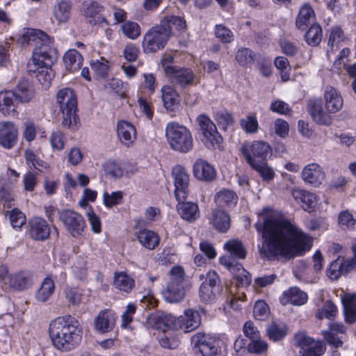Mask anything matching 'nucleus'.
<instances>
[{
	"label": "nucleus",
	"mask_w": 356,
	"mask_h": 356,
	"mask_svg": "<svg viewBox=\"0 0 356 356\" xmlns=\"http://www.w3.org/2000/svg\"><path fill=\"white\" fill-rule=\"evenodd\" d=\"M301 177L307 184L318 187L325 178V173L319 164L311 163L302 168Z\"/></svg>",
	"instance_id": "nucleus-16"
},
{
	"label": "nucleus",
	"mask_w": 356,
	"mask_h": 356,
	"mask_svg": "<svg viewBox=\"0 0 356 356\" xmlns=\"http://www.w3.org/2000/svg\"><path fill=\"white\" fill-rule=\"evenodd\" d=\"M161 99L163 106L170 112L176 111L179 106L180 97L172 86L165 85L161 88Z\"/></svg>",
	"instance_id": "nucleus-27"
},
{
	"label": "nucleus",
	"mask_w": 356,
	"mask_h": 356,
	"mask_svg": "<svg viewBox=\"0 0 356 356\" xmlns=\"http://www.w3.org/2000/svg\"><path fill=\"white\" fill-rule=\"evenodd\" d=\"M236 60L241 66H247L254 60L252 51L248 48H241L236 54Z\"/></svg>",
	"instance_id": "nucleus-53"
},
{
	"label": "nucleus",
	"mask_w": 356,
	"mask_h": 356,
	"mask_svg": "<svg viewBox=\"0 0 356 356\" xmlns=\"http://www.w3.org/2000/svg\"><path fill=\"white\" fill-rule=\"evenodd\" d=\"M170 280L163 290L164 299L169 302L181 301L187 291V283L184 280V270L181 266H174L170 271Z\"/></svg>",
	"instance_id": "nucleus-7"
},
{
	"label": "nucleus",
	"mask_w": 356,
	"mask_h": 356,
	"mask_svg": "<svg viewBox=\"0 0 356 356\" xmlns=\"http://www.w3.org/2000/svg\"><path fill=\"white\" fill-rule=\"evenodd\" d=\"M308 300L306 293L301 291L298 287H291L284 291L280 298V302L283 305L292 304L293 305L301 306L305 305Z\"/></svg>",
	"instance_id": "nucleus-28"
},
{
	"label": "nucleus",
	"mask_w": 356,
	"mask_h": 356,
	"mask_svg": "<svg viewBox=\"0 0 356 356\" xmlns=\"http://www.w3.org/2000/svg\"><path fill=\"white\" fill-rule=\"evenodd\" d=\"M165 328V330H166ZM164 333L159 339V343L161 347L168 349H175L177 348L180 343V337L178 334L174 332H166L165 330H163Z\"/></svg>",
	"instance_id": "nucleus-44"
},
{
	"label": "nucleus",
	"mask_w": 356,
	"mask_h": 356,
	"mask_svg": "<svg viewBox=\"0 0 356 356\" xmlns=\"http://www.w3.org/2000/svg\"><path fill=\"white\" fill-rule=\"evenodd\" d=\"M250 167L258 172L266 181H270L275 177L273 170L268 165L266 161L254 164Z\"/></svg>",
	"instance_id": "nucleus-54"
},
{
	"label": "nucleus",
	"mask_w": 356,
	"mask_h": 356,
	"mask_svg": "<svg viewBox=\"0 0 356 356\" xmlns=\"http://www.w3.org/2000/svg\"><path fill=\"white\" fill-rule=\"evenodd\" d=\"M263 227L264 243L259 248V252L265 257L277 255L293 257L312 247L310 236L277 213L267 216Z\"/></svg>",
	"instance_id": "nucleus-1"
},
{
	"label": "nucleus",
	"mask_w": 356,
	"mask_h": 356,
	"mask_svg": "<svg viewBox=\"0 0 356 356\" xmlns=\"http://www.w3.org/2000/svg\"><path fill=\"white\" fill-rule=\"evenodd\" d=\"M10 222L13 229H20L26 222L25 215L18 209H13L7 212Z\"/></svg>",
	"instance_id": "nucleus-51"
},
{
	"label": "nucleus",
	"mask_w": 356,
	"mask_h": 356,
	"mask_svg": "<svg viewBox=\"0 0 356 356\" xmlns=\"http://www.w3.org/2000/svg\"><path fill=\"white\" fill-rule=\"evenodd\" d=\"M177 210L181 218L187 221H194L199 217V209L196 204L193 202H179Z\"/></svg>",
	"instance_id": "nucleus-38"
},
{
	"label": "nucleus",
	"mask_w": 356,
	"mask_h": 356,
	"mask_svg": "<svg viewBox=\"0 0 356 356\" xmlns=\"http://www.w3.org/2000/svg\"><path fill=\"white\" fill-rule=\"evenodd\" d=\"M224 248L229 252L230 257L233 260H235L234 257L243 259L246 257L247 252L243 246V243L236 239H233L227 241L224 245Z\"/></svg>",
	"instance_id": "nucleus-41"
},
{
	"label": "nucleus",
	"mask_w": 356,
	"mask_h": 356,
	"mask_svg": "<svg viewBox=\"0 0 356 356\" xmlns=\"http://www.w3.org/2000/svg\"><path fill=\"white\" fill-rule=\"evenodd\" d=\"M18 131L11 122H0V145L6 149L13 148L17 143Z\"/></svg>",
	"instance_id": "nucleus-18"
},
{
	"label": "nucleus",
	"mask_w": 356,
	"mask_h": 356,
	"mask_svg": "<svg viewBox=\"0 0 356 356\" xmlns=\"http://www.w3.org/2000/svg\"><path fill=\"white\" fill-rule=\"evenodd\" d=\"M325 108L332 113L339 111L343 104V99L340 92L334 87H325L323 94Z\"/></svg>",
	"instance_id": "nucleus-21"
},
{
	"label": "nucleus",
	"mask_w": 356,
	"mask_h": 356,
	"mask_svg": "<svg viewBox=\"0 0 356 356\" xmlns=\"http://www.w3.org/2000/svg\"><path fill=\"white\" fill-rule=\"evenodd\" d=\"M166 77L173 83L185 86L193 83L194 74L188 68L177 67L174 70H168Z\"/></svg>",
	"instance_id": "nucleus-25"
},
{
	"label": "nucleus",
	"mask_w": 356,
	"mask_h": 356,
	"mask_svg": "<svg viewBox=\"0 0 356 356\" xmlns=\"http://www.w3.org/2000/svg\"><path fill=\"white\" fill-rule=\"evenodd\" d=\"M113 285L118 291L129 293L135 285V281L126 273H115Z\"/></svg>",
	"instance_id": "nucleus-37"
},
{
	"label": "nucleus",
	"mask_w": 356,
	"mask_h": 356,
	"mask_svg": "<svg viewBox=\"0 0 356 356\" xmlns=\"http://www.w3.org/2000/svg\"><path fill=\"white\" fill-rule=\"evenodd\" d=\"M215 201L220 206H232L235 205L238 201L236 194L231 190L222 189L215 195Z\"/></svg>",
	"instance_id": "nucleus-42"
},
{
	"label": "nucleus",
	"mask_w": 356,
	"mask_h": 356,
	"mask_svg": "<svg viewBox=\"0 0 356 356\" xmlns=\"http://www.w3.org/2000/svg\"><path fill=\"white\" fill-rule=\"evenodd\" d=\"M123 34L131 40L137 39L141 34L140 25L134 22L127 21L121 26Z\"/></svg>",
	"instance_id": "nucleus-47"
},
{
	"label": "nucleus",
	"mask_w": 356,
	"mask_h": 356,
	"mask_svg": "<svg viewBox=\"0 0 356 356\" xmlns=\"http://www.w3.org/2000/svg\"><path fill=\"white\" fill-rule=\"evenodd\" d=\"M339 224L343 229L350 230L356 229V220L351 213L346 211L340 213L339 216Z\"/></svg>",
	"instance_id": "nucleus-56"
},
{
	"label": "nucleus",
	"mask_w": 356,
	"mask_h": 356,
	"mask_svg": "<svg viewBox=\"0 0 356 356\" xmlns=\"http://www.w3.org/2000/svg\"><path fill=\"white\" fill-rule=\"evenodd\" d=\"M345 321L349 324L356 322V293H345L341 296Z\"/></svg>",
	"instance_id": "nucleus-30"
},
{
	"label": "nucleus",
	"mask_w": 356,
	"mask_h": 356,
	"mask_svg": "<svg viewBox=\"0 0 356 356\" xmlns=\"http://www.w3.org/2000/svg\"><path fill=\"white\" fill-rule=\"evenodd\" d=\"M14 92L17 102L29 103L35 96V89L31 82L22 79L17 85Z\"/></svg>",
	"instance_id": "nucleus-31"
},
{
	"label": "nucleus",
	"mask_w": 356,
	"mask_h": 356,
	"mask_svg": "<svg viewBox=\"0 0 356 356\" xmlns=\"http://www.w3.org/2000/svg\"><path fill=\"white\" fill-rule=\"evenodd\" d=\"M117 134L121 143L127 147H131L137 138L135 126L126 120H120L117 124Z\"/></svg>",
	"instance_id": "nucleus-20"
},
{
	"label": "nucleus",
	"mask_w": 356,
	"mask_h": 356,
	"mask_svg": "<svg viewBox=\"0 0 356 356\" xmlns=\"http://www.w3.org/2000/svg\"><path fill=\"white\" fill-rule=\"evenodd\" d=\"M38 182V172L27 171L23 176L24 188L26 191H33Z\"/></svg>",
	"instance_id": "nucleus-58"
},
{
	"label": "nucleus",
	"mask_w": 356,
	"mask_h": 356,
	"mask_svg": "<svg viewBox=\"0 0 356 356\" xmlns=\"http://www.w3.org/2000/svg\"><path fill=\"white\" fill-rule=\"evenodd\" d=\"M31 276L28 273L19 272L9 275L8 284L15 290H24L31 285Z\"/></svg>",
	"instance_id": "nucleus-39"
},
{
	"label": "nucleus",
	"mask_w": 356,
	"mask_h": 356,
	"mask_svg": "<svg viewBox=\"0 0 356 356\" xmlns=\"http://www.w3.org/2000/svg\"><path fill=\"white\" fill-rule=\"evenodd\" d=\"M17 100L13 90L0 92V112L4 115H13L17 113Z\"/></svg>",
	"instance_id": "nucleus-32"
},
{
	"label": "nucleus",
	"mask_w": 356,
	"mask_h": 356,
	"mask_svg": "<svg viewBox=\"0 0 356 356\" xmlns=\"http://www.w3.org/2000/svg\"><path fill=\"white\" fill-rule=\"evenodd\" d=\"M29 225L30 227L29 234L34 240L43 241L49 235L50 229L47 222L40 217L31 218Z\"/></svg>",
	"instance_id": "nucleus-24"
},
{
	"label": "nucleus",
	"mask_w": 356,
	"mask_h": 356,
	"mask_svg": "<svg viewBox=\"0 0 356 356\" xmlns=\"http://www.w3.org/2000/svg\"><path fill=\"white\" fill-rule=\"evenodd\" d=\"M148 323L156 330H165V328H170L181 330L187 333L195 330L200 325L201 316L197 310L187 309L178 317L171 314L152 315Z\"/></svg>",
	"instance_id": "nucleus-4"
},
{
	"label": "nucleus",
	"mask_w": 356,
	"mask_h": 356,
	"mask_svg": "<svg viewBox=\"0 0 356 356\" xmlns=\"http://www.w3.org/2000/svg\"><path fill=\"white\" fill-rule=\"evenodd\" d=\"M314 19L315 13L313 8L309 4L305 3L300 8L296 17V27L301 30L305 29Z\"/></svg>",
	"instance_id": "nucleus-36"
},
{
	"label": "nucleus",
	"mask_w": 356,
	"mask_h": 356,
	"mask_svg": "<svg viewBox=\"0 0 356 356\" xmlns=\"http://www.w3.org/2000/svg\"><path fill=\"white\" fill-rule=\"evenodd\" d=\"M123 197V193L120 191H114L111 193H104L103 200L106 207H112L121 203Z\"/></svg>",
	"instance_id": "nucleus-55"
},
{
	"label": "nucleus",
	"mask_w": 356,
	"mask_h": 356,
	"mask_svg": "<svg viewBox=\"0 0 356 356\" xmlns=\"http://www.w3.org/2000/svg\"><path fill=\"white\" fill-rule=\"evenodd\" d=\"M219 261L220 264L225 266L234 275V279L238 286L246 287L250 284L252 282L251 276L241 264L228 256L220 257Z\"/></svg>",
	"instance_id": "nucleus-12"
},
{
	"label": "nucleus",
	"mask_w": 356,
	"mask_h": 356,
	"mask_svg": "<svg viewBox=\"0 0 356 356\" xmlns=\"http://www.w3.org/2000/svg\"><path fill=\"white\" fill-rule=\"evenodd\" d=\"M51 341L57 350L67 352L79 346L82 339V327L71 316H59L49 325Z\"/></svg>",
	"instance_id": "nucleus-2"
},
{
	"label": "nucleus",
	"mask_w": 356,
	"mask_h": 356,
	"mask_svg": "<svg viewBox=\"0 0 356 356\" xmlns=\"http://www.w3.org/2000/svg\"><path fill=\"white\" fill-rule=\"evenodd\" d=\"M192 344L196 351L202 356H225L220 345V340L209 337L204 334L197 333L192 337Z\"/></svg>",
	"instance_id": "nucleus-10"
},
{
	"label": "nucleus",
	"mask_w": 356,
	"mask_h": 356,
	"mask_svg": "<svg viewBox=\"0 0 356 356\" xmlns=\"http://www.w3.org/2000/svg\"><path fill=\"white\" fill-rule=\"evenodd\" d=\"M215 35L216 38L225 43L231 42L234 40L232 32L222 24L216 26Z\"/></svg>",
	"instance_id": "nucleus-63"
},
{
	"label": "nucleus",
	"mask_w": 356,
	"mask_h": 356,
	"mask_svg": "<svg viewBox=\"0 0 356 356\" xmlns=\"http://www.w3.org/2000/svg\"><path fill=\"white\" fill-rule=\"evenodd\" d=\"M308 112L313 120L319 125L329 126L332 122V113L324 109L320 102H310L308 105Z\"/></svg>",
	"instance_id": "nucleus-23"
},
{
	"label": "nucleus",
	"mask_w": 356,
	"mask_h": 356,
	"mask_svg": "<svg viewBox=\"0 0 356 356\" xmlns=\"http://www.w3.org/2000/svg\"><path fill=\"white\" fill-rule=\"evenodd\" d=\"M193 175L201 181H212L216 177L214 168L205 160L199 159L196 160L193 168Z\"/></svg>",
	"instance_id": "nucleus-26"
},
{
	"label": "nucleus",
	"mask_w": 356,
	"mask_h": 356,
	"mask_svg": "<svg viewBox=\"0 0 356 356\" xmlns=\"http://www.w3.org/2000/svg\"><path fill=\"white\" fill-rule=\"evenodd\" d=\"M55 103L62 113L61 124L63 127L75 131L79 126L77 115V97L71 88H63L58 90Z\"/></svg>",
	"instance_id": "nucleus-5"
},
{
	"label": "nucleus",
	"mask_w": 356,
	"mask_h": 356,
	"mask_svg": "<svg viewBox=\"0 0 356 356\" xmlns=\"http://www.w3.org/2000/svg\"><path fill=\"white\" fill-rule=\"evenodd\" d=\"M211 222L219 232H226L230 227L229 216L222 210H214L210 217Z\"/></svg>",
	"instance_id": "nucleus-33"
},
{
	"label": "nucleus",
	"mask_w": 356,
	"mask_h": 356,
	"mask_svg": "<svg viewBox=\"0 0 356 356\" xmlns=\"http://www.w3.org/2000/svg\"><path fill=\"white\" fill-rule=\"evenodd\" d=\"M268 349L267 343L261 339L259 337L254 339L248 346V350L250 353L256 354H262Z\"/></svg>",
	"instance_id": "nucleus-64"
},
{
	"label": "nucleus",
	"mask_w": 356,
	"mask_h": 356,
	"mask_svg": "<svg viewBox=\"0 0 356 356\" xmlns=\"http://www.w3.org/2000/svg\"><path fill=\"white\" fill-rule=\"evenodd\" d=\"M103 170L106 175L113 179H120L123 177L122 164L115 161L109 160L105 162Z\"/></svg>",
	"instance_id": "nucleus-45"
},
{
	"label": "nucleus",
	"mask_w": 356,
	"mask_h": 356,
	"mask_svg": "<svg viewBox=\"0 0 356 356\" xmlns=\"http://www.w3.org/2000/svg\"><path fill=\"white\" fill-rule=\"evenodd\" d=\"M160 22L163 26H167L170 29L174 26L178 31H184L186 27V21L182 17L177 16L165 17ZM171 31H172V30Z\"/></svg>",
	"instance_id": "nucleus-50"
},
{
	"label": "nucleus",
	"mask_w": 356,
	"mask_h": 356,
	"mask_svg": "<svg viewBox=\"0 0 356 356\" xmlns=\"http://www.w3.org/2000/svg\"><path fill=\"white\" fill-rule=\"evenodd\" d=\"M171 35V29L163 26L161 22L152 27L143 35L142 46L144 51L152 53L163 49Z\"/></svg>",
	"instance_id": "nucleus-8"
},
{
	"label": "nucleus",
	"mask_w": 356,
	"mask_h": 356,
	"mask_svg": "<svg viewBox=\"0 0 356 356\" xmlns=\"http://www.w3.org/2000/svg\"><path fill=\"white\" fill-rule=\"evenodd\" d=\"M65 296L68 302L73 306L79 305L81 301L82 295L78 288H66L65 290Z\"/></svg>",
	"instance_id": "nucleus-62"
},
{
	"label": "nucleus",
	"mask_w": 356,
	"mask_h": 356,
	"mask_svg": "<svg viewBox=\"0 0 356 356\" xmlns=\"http://www.w3.org/2000/svg\"><path fill=\"white\" fill-rule=\"evenodd\" d=\"M337 307L331 301H327L324 303L323 306L319 309L316 313V317L318 319H323L324 318L332 319L337 313Z\"/></svg>",
	"instance_id": "nucleus-49"
},
{
	"label": "nucleus",
	"mask_w": 356,
	"mask_h": 356,
	"mask_svg": "<svg viewBox=\"0 0 356 356\" xmlns=\"http://www.w3.org/2000/svg\"><path fill=\"white\" fill-rule=\"evenodd\" d=\"M242 129L250 134H254L258 131L259 123L255 115H249L240 121Z\"/></svg>",
	"instance_id": "nucleus-52"
},
{
	"label": "nucleus",
	"mask_w": 356,
	"mask_h": 356,
	"mask_svg": "<svg viewBox=\"0 0 356 356\" xmlns=\"http://www.w3.org/2000/svg\"><path fill=\"white\" fill-rule=\"evenodd\" d=\"M253 314L259 321L265 320L269 314V308L267 304L263 300H257L254 307Z\"/></svg>",
	"instance_id": "nucleus-59"
},
{
	"label": "nucleus",
	"mask_w": 356,
	"mask_h": 356,
	"mask_svg": "<svg viewBox=\"0 0 356 356\" xmlns=\"http://www.w3.org/2000/svg\"><path fill=\"white\" fill-rule=\"evenodd\" d=\"M322 38V30L319 25H312L305 34V40L311 46H317Z\"/></svg>",
	"instance_id": "nucleus-48"
},
{
	"label": "nucleus",
	"mask_w": 356,
	"mask_h": 356,
	"mask_svg": "<svg viewBox=\"0 0 356 356\" xmlns=\"http://www.w3.org/2000/svg\"><path fill=\"white\" fill-rule=\"evenodd\" d=\"M116 314L111 309H104L99 312L94 320L95 330L101 333L111 331L115 326Z\"/></svg>",
	"instance_id": "nucleus-22"
},
{
	"label": "nucleus",
	"mask_w": 356,
	"mask_h": 356,
	"mask_svg": "<svg viewBox=\"0 0 356 356\" xmlns=\"http://www.w3.org/2000/svg\"><path fill=\"white\" fill-rule=\"evenodd\" d=\"M274 63L277 70L281 71L282 79L284 81H288L289 79V71L291 67L287 58L284 56H278L275 59Z\"/></svg>",
	"instance_id": "nucleus-57"
},
{
	"label": "nucleus",
	"mask_w": 356,
	"mask_h": 356,
	"mask_svg": "<svg viewBox=\"0 0 356 356\" xmlns=\"http://www.w3.org/2000/svg\"><path fill=\"white\" fill-rule=\"evenodd\" d=\"M197 122L203 134V143L208 148L218 147L222 138L217 131L215 124L206 115L202 114L197 118Z\"/></svg>",
	"instance_id": "nucleus-11"
},
{
	"label": "nucleus",
	"mask_w": 356,
	"mask_h": 356,
	"mask_svg": "<svg viewBox=\"0 0 356 356\" xmlns=\"http://www.w3.org/2000/svg\"><path fill=\"white\" fill-rule=\"evenodd\" d=\"M241 152L246 162L250 165L266 161L271 153L270 145L264 141L256 140L243 144Z\"/></svg>",
	"instance_id": "nucleus-9"
},
{
	"label": "nucleus",
	"mask_w": 356,
	"mask_h": 356,
	"mask_svg": "<svg viewBox=\"0 0 356 356\" xmlns=\"http://www.w3.org/2000/svg\"><path fill=\"white\" fill-rule=\"evenodd\" d=\"M291 194L296 201L301 203L303 210L311 213L317 208L318 197L315 193L304 189L293 188Z\"/></svg>",
	"instance_id": "nucleus-17"
},
{
	"label": "nucleus",
	"mask_w": 356,
	"mask_h": 356,
	"mask_svg": "<svg viewBox=\"0 0 356 356\" xmlns=\"http://www.w3.org/2000/svg\"><path fill=\"white\" fill-rule=\"evenodd\" d=\"M55 290V284L51 277H46L42 281L40 287L38 290L35 298L41 302H47Z\"/></svg>",
	"instance_id": "nucleus-40"
},
{
	"label": "nucleus",
	"mask_w": 356,
	"mask_h": 356,
	"mask_svg": "<svg viewBox=\"0 0 356 356\" xmlns=\"http://www.w3.org/2000/svg\"><path fill=\"white\" fill-rule=\"evenodd\" d=\"M65 67L70 72L78 71L83 64V57L75 49H70L63 56Z\"/></svg>",
	"instance_id": "nucleus-35"
},
{
	"label": "nucleus",
	"mask_w": 356,
	"mask_h": 356,
	"mask_svg": "<svg viewBox=\"0 0 356 356\" xmlns=\"http://www.w3.org/2000/svg\"><path fill=\"white\" fill-rule=\"evenodd\" d=\"M215 289L207 284V282H203L200 288V298L204 302H211L216 298Z\"/></svg>",
	"instance_id": "nucleus-60"
},
{
	"label": "nucleus",
	"mask_w": 356,
	"mask_h": 356,
	"mask_svg": "<svg viewBox=\"0 0 356 356\" xmlns=\"http://www.w3.org/2000/svg\"><path fill=\"white\" fill-rule=\"evenodd\" d=\"M295 341L301 349L299 356H321L325 350L322 342L314 341L305 333L297 334Z\"/></svg>",
	"instance_id": "nucleus-13"
},
{
	"label": "nucleus",
	"mask_w": 356,
	"mask_h": 356,
	"mask_svg": "<svg viewBox=\"0 0 356 356\" xmlns=\"http://www.w3.org/2000/svg\"><path fill=\"white\" fill-rule=\"evenodd\" d=\"M24 159L26 165L30 168H34L40 172H48L51 170L50 165L44 161L40 159L31 149H26L24 151Z\"/></svg>",
	"instance_id": "nucleus-34"
},
{
	"label": "nucleus",
	"mask_w": 356,
	"mask_h": 356,
	"mask_svg": "<svg viewBox=\"0 0 356 356\" xmlns=\"http://www.w3.org/2000/svg\"><path fill=\"white\" fill-rule=\"evenodd\" d=\"M356 265L354 259L344 260L339 257L333 261L327 270V275L330 280H337L341 275L347 274L353 270Z\"/></svg>",
	"instance_id": "nucleus-19"
},
{
	"label": "nucleus",
	"mask_w": 356,
	"mask_h": 356,
	"mask_svg": "<svg viewBox=\"0 0 356 356\" xmlns=\"http://www.w3.org/2000/svg\"><path fill=\"white\" fill-rule=\"evenodd\" d=\"M286 333L287 328L283 324L273 323L267 328V334L268 337L274 341L282 339L285 337Z\"/></svg>",
	"instance_id": "nucleus-46"
},
{
	"label": "nucleus",
	"mask_w": 356,
	"mask_h": 356,
	"mask_svg": "<svg viewBox=\"0 0 356 356\" xmlns=\"http://www.w3.org/2000/svg\"><path fill=\"white\" fill-rule=\"evenodd\" d=\"M135 236L143 247L150 250H154L160 243L159 234L147 229H140Z\"/></svg>",
	"instance_id": "nucleus-29"
},
{
	"label": "nucleus",
	"mask_w": 356,
	"mask_h": 356,
	"mask_svg": "<svg viewBox=\"0 0 356 356\" xmlns=\"http://www.w3.org/2000/svg\"><path fill=\"white\" fill-rule=\"evenodd\" d=\"M71 6L68 1H61L54 7V16L60 22H66L70 15Z\"/></svg>",
	"instance_id": "nucleus-43"
},
{
	"label": "nucleus",
	"mask_w": 356,
	"mask_h": 356,
	"mask_svg": "<svg viewBox=\"0 0 356 356\" xmlns=\"http://www.w3.org/2000/svg\"><path fill=\"white\" fill-rule=\"evenodd\" d=\"M41 69L37 74V79L44 88H48L54 78L53 71L49 67Z\"/></svg>",
	"instance_id": "nucleus-61"
},
{
	"label": "nucleus",
	"mask_w": 356,
	"mask_h": 356,
	"mask_svg": "<svg viewBox=\"0 0 356 356\" xmlns=\"http://www.w3.org/2000/svg\"><path fill=\"white\" fill-rule=\"evenodd\" d=\"M59 218L73 237L81 235L85 228V222L79 213L72 210H65L60 213Z\"/></svg>",
	"instance_id": "nucleus-14"
},
{
	"label": "nucleus",
	"mask_w": 356,
	"mask_h": 356,
	"mask_svg": "<svg viewBox=\"0 0 356 356\" xmlns=\"http://www.w3.org/2000/svg\"><path fill=\"white\" fill-rule=\"evenodd\" d=\"M165 137L170 148L181 153H187L193 146L191 131L177 122H168L165 127Z\"/></svg>",
	"instance_id": "nucleus-6"
},
{
	"label": "nucleus",
	"mask_w": 356,
	"mask_h": 356,
	"mask_svg": "<svg viewBox=\"0 0 356 356\" xmlns=\"http://www.w3.org/2000/svg\"><path fill=\"white\" fill-rule=\"evenodd\" d=\"M23 42L35 47L31 59L28 63L29 70L50 67L57 59L54 40L38 29H27L23 33Z\"/></svg>",
	"instance_id": "nucleus-3"
},
{
	"label": "nucleus",
	"mask_w": 356,
	"mask_h": 356,
	"mask_svg": "<svg viewBox=\"0 0 356 356\" xmlns=\"http://www.w3.org/2000/svg\"><path fill=\"white\" fill-rule=\"evenodd\" d=\"M172 174L175 186V197L178 202L184 201L187 196L189 176L186 169L181 165L175 166Z\"/></svg>",
	"instance_id": "nucleus-15"
}]
</instances>
